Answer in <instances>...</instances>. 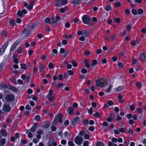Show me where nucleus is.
Listing matches in <instances>:
<instances>
[{
	"instance_id": "c9c22d12",
	"label": "nucleus",
	"mask_w": 146,
	"mask_h": 146,
	"mask_svg": "<svg viewBox=\"0 0 146 146\" xmlns=\"http://www.w3.org/2000/svg\"><path fill=\"white\" fill-rule=\"evenodd\" d=\"M5 143V140L4 139H3L0 141V146L1 145H3Z\"/></svg>"
},
{
	"instance_id": "0e129e2a",
	"label": "nucleus",
	"mask_w": 146,
	"mask_h": 146,
	"mask_svg": "<svg viewBox=\"0 0 146 146\" xmlns=\"http://www.w3.org/2000/svg\"><path fill=\"white\" fill-rule=\"evenodd\" d=\"M137 12L138 14L140 15L143 13V11L142 9H140L138 10Z\"/></svg>"
},
{
	"instance_id": "7ed1b4c3",
	"label": "nucleus",
	"mask_w": 146,
	"mask_h": 146,
	"mask_svg": "<svg viewBox=\"0 0 146 146\" xmlns=\"http://www.w3.org/2000/svg\"><path fill=\"white\" fill-rule=\"evenodd\" d=\"M53 92L50 89L49 90L48 94L46 96V98L50 101L52 102L54 98L53 96Z\"/></svg>"
},
{
	"instance_id": "bf43d9fd",
	"label": "nucleus",
	"mask_w": 146,
	"mask_h": 146,
	"mask_svg": "<svg viewBox=\"0 0 146 146\" xmlns=\"http://www.w3.org/2000/svg\"><path fill=\"white\" fill-rule=\"evenodd\" d=\"M88 112L89 113L91 114L93 112V108L91 107L90 109L88 110Z\"/></svg>"
},
{
	"instance_id": "680f3d73",
	"label": "nucleus",
	"mask_w": 146,
	"mask_h": 146,
	"mask_svg": "<svg viewBox=\"0 0 146 146\" xmlns=\"http://www.w3.org/2000/svg\"><path fill=\"white\" fill-rule=\"evenodd\" d=\"M17 83L18 84L22 85L23 84V82L21 79H18L17 80Z\"/></svg>"
},
{
	"instance_id": "13d9d810",
	"label": "nucleus",
	"mask_w": 146,
	"mask_h": 146,
	"mask_svg": "<svg viewBox=\"0 0 146 146\" xmlns=\"http://www.w3.org/2000/svg\"><path fill=\"white\" fill-rule=\"evenodd\" d=\"M117 141V139L116 138L113 137L111 139V141L113 143H116Z\"/></svg>"
},
{
	"instance_id": "a19ab883",
	"label": "nucleus",
	"mask_w": 146,
	"mask_h": 146,
	"mask_svg": "<svg viewBox=\"0 0 146 146\" xmlns=\"http://www.w3.org/2000/svg\"><path fill=\"white\" fill-rule=\"evenodd\" d=\"M108 105L109 106H111L113 105V102L111 100H109L107 102Z\"/></svg>"
},
{
	"instance_id": "6e6552de",
	"label": "nucleus",
	"mask_w": 146,
	"mask_h": 146,
	"mask_svg": "<svg viewBox=\"0 0 146 146\" xmlns=\"http://www.w3.org/2000/svg\"><path fill=\"white\" fill-rule=\"evenodd\" d=\"M60 18L58 16H56L55 17H54L52 19L50 23L51 24H56L58 23V22L59 21Z\"/></svg>"
},
{
	"instance_id": "f257e3e1",
	"label": "nucleus",
	"mask_w": 146,
	"mask_h": 146,
	"mask_svg": "<svg viewBox=\"0 0 146 146\" xmlns=\"http://www.w3.org/2000/svg\"><path fill=\"white\" fill-rule=\"evenodd\" d=\"M82 19L83 23L87 25H89L90 24L92 20L91 18L86 15L83 16Z\"/></svg>"
},
{
	"instance_id": "774afa93",
	"label": "nucleus",
	"mask_w": 146,
	"mask_h": 146,
	"mask_svg": "<svg viewBox=\"0 0 146 146\" xmlns=\"http://www.w3.org/2000/svg\"><path fill=\"white\" fill-rule=\"evenodd\" d=\"M89 143L88 141H85L83 143V146H89Z\"/></svg>"
},
{
	"instance_id": "473e14b6",
	"label": "nucleus",
	"mask_w": 146,
	"mask_h": 146,
	"mask_svg": "<svg viewBox=\"0 0 146 146\" xmlns=\"http://www.w3.org/2000/svg\"><path fill=\"white\" fill-rule=\"evenodd\" d=\"M111 141H110L108 143V146H117V145Z\"/></svg>"
},
{
	"instance_id": "338daca9",
	"label": "nucleus",
	"mask_w": 146,
	"mask_h": 146,
	"mask_svg": "<svg viewBox=\"0 0 146 146\" xmlns=\"http://www.w3.org/2000/svg\"><path fill=\"white\" fill-rule=\"evenodd\" d=\"M43 133V131L42 130H39L36 132V133L38 134L41 135Z\"/></svg>"
},
{
	"instance_id": "e433bc0d",
	"label": "nucleus",
	"mask_w": 146,
	"mask_h": 146,
	"mask_svg": "<svg viewBox=\"0 0 146 146\" xmlns=\"http://www.w3.org/2000/svg\"><path fill=\"white\" fill-rule=\"evenodd\" d=\"M131 44L133 46H135L137 45V41L135 40H133L131 42Z\"/></svg>"
},
{
	"instance_id": "5701e85b",
	"label": "nucleus",
	"mask_w": 146,
	"mask_h": 146,
	"mask_svg": "<svg viewBox=\"0 0 146 146\" xmlns=\"http://www.w3.org/2000/svg\"><path fill=\"white\" fill-rule=\"evenodd\" d=\"M26 133L27 134L28 137L29 138H31L32 137L33 134L29 130H26Z\"/></svg>"
},
{
	"instance_id": "37998d69",
	"label": "nucleus",
	"mask_w": 146,
	"mask_h": 146,
	"mask_svg": "<svg viewBox=\"0 0 146 146\" xmlns=\"http://www.w3.org/2000/svg\"><path fill=\"white\" fill-rule=\"evenodd\" d=\"M48 67H49V69H52L54 67V65L52 63L50 62L49 64Z\"/></svg>"
},
{
	"instance_id": "09e8293b",
	"label": "nucleus",
	"mask_w": 146,
	"mask_h": 146,
	"mask_svg": "<svg viewBox=\"0 0 146 146\" xmlns=\"http://www.w3.org/2000/svg\"><path fill=\"white\" fill-rule=\"evenodd\" d=\"M32 141L33 143H36L39 142V139H37L36 138H35L33 139Z\"/></svg>"
},
{
	"instance_id": "20e7f679",
	"label": "nucleus",
	"mask_w": 146,
	"mask_h": 146,
	"mask_svg": "<svg viewBox=\"0 0 146 146\" xmlns=\"http://www.w3.org/2000/svg\"><path fill=\"white\" fill-rule=\"evenodd\" d=\"M68 1L67 0H56L55 4L58 7L64 6L66 4Z\"/></svg>"
},
{
	"instance_id": "9d476101",
	"label": "nucleus",
	"mask_w": 146,
	"mask_h": 146,
	"mask_svg": "<svg viewBox=\"0 0 146 146\" xmlns=\"http://www.w3.org/2000/svg\"><path fill=\"white\" fill-rule=\"evenodd\" d=\"M15 99V97L12 95H8L6 96V100L8 102L13 101Z\"/></svg>"
},
{
	"instance_id": "ea45409f",
	"label": "nucleus",
	"mask_w": 146,
	"mask_h": 146,
	"mask_svg": "<svg viewBox=\"0 0 146 146\" xmlns=\"http://www.w3.org/2000/svg\"><path fill=\"white\" fill-rule=\"evenodd\" d=\"M111 9V7L110 6H106L105 7V9L107 11H110Z\"/></svg>"
},
{
	"instance_id": "1a4fd4ad",
	"label": "nucleus",
	"mask_w": 146,
	"mask_h": 146,
	"mask_svg": "<svg viewBox=\"0 0 146 146\" xmlns=\"http://www.w3.org/2000/svg\"><path fill=\"white\" fill-rule=\"evenodd\" d=\"M83 140L81 137H76L74 139V142L75 143L78 145H81Z\"/></svg>"
},
{
	"instance_id": "052dcab7",
	"label": "nucleus",
	"mask_w": 146,
	"mask_h": 146,
	"mask_svg": "<svg viewBox=\"0 0 146 146\" xmlns=\"http://www.w3.org/2000/svg\"><path fill=\"white\" fill-rule=\"evenodd\" d=\"M113 132L115 134H119L120 133L119 131L116 129H114L113 130Z\"/></svg>"
},
{
	"instance_id": "6e6d98bb",
	"label": "nucleus",
	"mask_w": 146,
	"mask_h": 146,
	"mask_svg": "<svg viewBox=\"0 0 146 146\" xmlns=\"http://www.w3.org/2000/svg\"><path fill=\"white\" fill-rule=\"evenodd\" d=\"M69 52V50H68L65 52L64 54V56L63 57V59L65 58L68 55Z\"/></svg>"
},
{
	"instance_id": "423d86ee",
	"label": "nucleus",
	"mask_w": 146,
	"mask_h": 146,
	"mask_svg": "<svg viewBox=\"0 0 146 146\" xmlns=\"http://www.w3.org/2000/svg\"><path fill=\"white\" fill-rule=\"evenodd\" d=\"M55 138L53 137L51 139L48 141L47 145L48 146H56L57 143L56 142H54Z\"/></svg>"
},
{
	"instance_id": "49530a36",
	"label": "nucleus",
	"mask_w": 146,
	"mask_h": 146,
	"mask_svg": "<svg viewBox=\"0 0 146 146\" xmlns=\"http://www.w3.org/2000/svg\"><path fill=\"white\" fill-rule=\"evenodd\" d=\"M137 112L139 114H141L142 112V111L141 108H137Z\"/></svg>"
},
{
	"instance_id": "0eeeda50",
	"label": "nucleus",
	"mask_w": 146,
	"mask_h": 146,
	"mask_svg": "<svg viewBox=\"0 0 146 146\" xmlns=\"http://www.w3.org/2000/svg\"><path fill=\"white\" fill-rule=\"evenodd\" d=\"M27 13V10L25 9H23L22 11H18L17 13V14L18 16L22 17Z\"/></svg>"
},
{
	"instance_id": "69168bd1",
	"label": "nucleus",
	"mask_w": 146,
	"mask_h": 146,
	"mask_svg": "<svg viewBox=\"0 0 146 146\" xmlns=\"http://www.w3.org/2000/svg\"><path fill=\"white\" fill-rule=\"evenodd\" d=\"M81 72L82 73L85 74L87 72V70L86 68H83L81 70Z\"/></svg>"
},
{
	"instance_id": "bb28decb",
	"label": "nucleus",
	"mask_w": 146,
	"mask_h": 146,
	"mask_svg": "<svg viewBox=\"0 0 146 146\" xmlns=\"http://www.w3.org/2000/svg\"><path fill=\"white\" fill-rule=\"evenodd\" d=\"M64 135L66 138L68 139L70 137L71 134L68 132L66 131L64 133Z\"/></svg>"
},
{
	"instance_id": "2f4dec72",
	"label": "nucleus",
	"mask_w": 146,
	"mask_h": 146,
	"mask_svg": "<svg viewBox=\"0 0 146 146\" xmlns=\"http://www.w3.org/2000/svg\"><path fill=\"white\" fill-rule=\"evenodd\" d=\"M34 119L37 121H39L40 120V117L38 115H37L35 116Z\"/></svg>"
},
{
	"instance_id": "a211bd4d",
	"label": "nucleus",
	"mask_w": 146,
	"mask_h": 146,
	"mask_svg": "<svg viewBox=\"0 0 146 146\" xmlns=\"http://www.w3.org/2000/svg\"><path fill=\"white\" fill-rule=\"evenodd\" d=\"M37 128V127L36 125H35L33 127L31 128L30 129L27 130L30 131V132H31L32 133H34L36 130Z\"/></svg>"
},
{
	"instance_id": "f03ea898",
	"label": "nucleus",
	"mask_w": 146,
	"mask_h": 146,
	"mask_svg": "<svg viewBox=\"0 0 146 146\" xmlns=\"http://www.w3.org/2000/svg\"><path fill=\"white\" fill-rule=\"evenodd\" d=\"M106 81L103 78L100 79V80H97L96 81V85L98 87H103L105 86V83Z\"/></svg>"
},
{
	"instance_id": "aec40b11",
	"label": "nucleus",
	"mask_w": 146,
	"mask_h": 146,
	"mask_svg": "<svg viewBox=\"0 0 146 146\" xmlns=\"http://www.w3.org/2000/svg\"><path fill=\"white\" fill-rule=\"evenodd\" d=\"M80 2V0H73L71 1V3L74 5H79Z\"/></svg>"
},
{
	"instance_id": "3c124183",
	"label": "nucleus",
	"mask_w": 146,
	"mask_h": 146,
	"mask_svg": "<svg viewBox=\"0 0 146 146\" xmlns=\"http://www.w3.org/2000/svg\"><path fill=\"white\" fill-rule=\"evenodd\" d=\"M132 62L133 64H139V62L137 60L135 59H133L132 60Z\"/></svg>"
},
{
	"instance_id": "ddd939ff",
	"label": "nucleus",
	"mask_w": 146,
	"mask_h": 146,
	"mask_svg": "<svg viewBox=\"0 0 146 146\" xmlns=\"http://www.w3.org/2000/svg\"><path fill=\"white\" fill-rule=\"evenodd\" d=\"M79 121V118L78 117H76L71 122L73 125H76Z\"/></svg>"
},
{
	"instance_id": "603ef678",
	"label": "nucleus",
	"mask_w": 146,
	"mask_h": 146,
	"mask_svg": "<svg viewBox=\"0 0 146 146\" xmlns=\"http://www.w3.org/2000/svg\"><path fill=\"white\" fill-rule=\"evenodd\" d=\"M68 144L69 146H75V145L73 143L70 141L68 142Z\"/></svg>"
},
{
	"instance_id": "864d4df0",
	"label": "nucleus",
	"mask_w": 146,
	"mask_h": 146,
	"mask_svg": "<svg viewBox=\"0 0 146 146\" xmlns=\"http://www.w3.org/2000/svg\"><path fill=\"white\" fill-rule=\"evenodd\" d=\"M21 68L23 70L26 69V65L25 64H22L21 65Z\"/></svg>"
},
{
	"instance_id": "c756f323",
	"label": "nucleus",
	"mask_w": 146,
	"mask_h": 146,
	"mask_svg": "<svg viewBox=\"0 0 146 146\" xmlns=\"http://www.w3.org/2000/svg\"><path fill=\"white\" fill-rule=\"evenodd\" d=\"M23 50V48L21 46H19L17 49V52L19 54L21 53L22 52Z\"/></svg>"
},
{
	"instance_id": "393cba45",
	"label": "nucleus",
	"mask_w": 146,
	"mask_h": 146,
	"mask_svg": "<svg viewBox=\"0 0 146 146\" xmlns=\"http://www.w3.org/2000/svg\"><path fill=\"white\" fill-rule=\"evenodd\" d=\"M96 146H105L104 143L101 141H98L96 144Z\"/></svg>"
},
{
	"instance_id": "4468645a",
	"label": "nucleus",
	"mask_w": 146,
	"mask_h": 146,
	"mask_svg": "<svg viewBox=\"0 0 146 146\" xmlns=\"http://www.w3.org/2000/svg\"><path fill=\"white\" fill-rule=\"evenodd\" d=\"M62 114H57L55 117L57 121H58L59 123H61L62 121Z\"/></svg>"
},
{
	"instance_id": "a878e982",
	"label": "nucleus",
	"mask_w": 146,
	"mask_h": 146,
	"mask_svg": "<svg viewBox=\"0 0 146 146\" xmlns=\"http://www.w3.org/2000/svg\"><path fill=\"white\" fill-rule=\"evenodd\" d=\"M123 96H122L120 94L118 96V98L119 100V102L120 103H122L124 102V100L122 99Z\"/></svg>"
},
{
	"instance_id": "79ce46f5",
	"label": "nucleus",
	"mask_w": 146,
	"mask_h": 146,
	"mask_svg": "<svg viewBox=\"0 0 146 146\" xmlns=\"http://www.w3.org/2000/svg\"><path fill=\"white\" fill-rule=\"evenodd\" d=\"M72 61L73 66L74 67H76L77 65V63L75 62V60H72Z\"/></svg>"
},
{
	"instance_id": "9b49d317",
	"label": "nucleus",
	"mask_w": 146,
	"mask_h": 146,
	"mask_svg": "<svg viewBox=\"0 0 146 146\" xmlns=\"http://www.w3.org/2000/svg\"><path fill=\"white\" fill-rule=\"evenodd\" d=\"M33 1H31L30 2V5L29 6L28 5V3L26 2H25L24 5L26 8L30 10H31L33 8Z\"/></svg>"
},
{
	"instance_id": "6ab92c4d",
	"label": "nucleus",
	"mask_w": 146,
	"mask_h": 146,
	"mask_svg": "<svg viewBox=\"0 0 146 146\" xmlns=\"http://www.w3.org/2000/svg\"><path fill=\"white\" fill-rule=\"evenodd\" d=\"M74 109L72 107H69L68 108L67 111L69 114H72L73 113Z\"/></svg>"
},
{
	"instance_id": "c85d7f7f",
	"label": "nucleus",
	"mask_w": 146,
	"mask_h": 146,
	"mask_svg": "<svg viewBox=\"0 0 146 146\" xmlns=\"http://www.w3.org/2000/svg\"><path fill=\"white\" fill-rule=\"evenodd\" d=\"M9 25L11 26H13L15 24V20L13 19H11L9 21Z\"/></svg>"
},
{
	"instance_id": "72a5a7b5",
	"label": "nucleus",
	"mask_w": 146,
	"mask_h": 146,
	"mask_svg": "<svg viewBox=\"0 0 146 146\" xmlns=\"http://www.w3.org/2000/svg\"><path fill=\"white\" fill-rule=\"evenodd\" d=\"M97 63V61L96 60H93L92 62V63L91 64V66L93 67L95 66Z\"/></svg>"
},
{
	"instance_id": "e2e57ef3",
	"label": "nucleus",
	"mask_w": 146,
	"mask_h": 146,
	"mask_svg": "<svg viewBox=\"0 0 146 146\" xmlns=\"http://www.w3.org/2000/svg\"><path fill=\"white\" fill-rule=\"evenodd\" d=\"M83 123L84 125H87L89 124L88 121L87 119H84L83 120Z\"/></svg>"
},
{
	"instance_id": "4c0bfd02",
	"label": "nucleus",
	"mask_w": 146,
	"mask_h": 146,
	"mask_svg": "<svg viewBox=\"0 0 146 146\" xmlns=\"http://www.w3.org/2000/svg\"><path fill=\"white\" fill-rule=\"evenodd\" d=\"M129 108L131 110L133 111L135 109V106L133 104H132L130 106Z\"/></svg>"
},
{
	"instance_id": "b1692460",
	"label": "nucleus",
	"mask_w": 146,
	"mask_h": 146,
	"mask_svg": "<svg viewBox=\"0 0 146 146\" xmlns=\"http://www.w3.org/2000/svg\"><path fill=\"white\" fill-rule=\"evenodd\" d=\"M50 125L48 121H46L44 123L42 127L45 128H47L49 127Z\"/></svg>"
},
{
	"instance_id": "f3484780",
	"label": "nucleus",
	"mask_w": 146,
	"mask_h": 146,
	"mask_svg": "<svg viewBox=\"0 0 146 146\" xmlns=\"http://www.w3.org/2000/svg\"><path fill=\"white\" fill-rule=\"evenodd\" d=\"M139 57L141 61H145L146 59V54L145 53L141 54Z\"/></svg>"
},
{
	"instance_id": "2eb2a0df",
	"label": "nucleus",
	"mask_w": 146,
	"mask_h": 146,
	"mask_svg": "<svg viewBox=\"0 0 146 146\" xmlns=\"http://www.w3.org/2000/svg\"><path fill=\"white\" fill-rule=\"evenodd\" d=\"M37 28V26L36 24L31 25H30L28 29H30L31 32L34 31Z\"/></svg>"
},
{
	"instance_id": "f704fd0d",
	"label": "nucleus",
	"mask_w": 146,
	"mask_h": 146,
	"mask_svg": "<svg viewBox=\"0 0 146 146\" xmlns=\"http://www.w3.org/2000/svg\"><path fill=\"white\" fill-rule=\"evenodd\" d=\"M65 38L68 39L72 37L71 35L70 34H66L64 35Z\"/></svg>"
},
{
	"instance_id": "f8f14e48",
	"label": "nucleus",
	"mask_w": 146,
	"mask_h": 146,
	"mask_svg": "<svg viewBox=\"0 0 146 146\" xmlns=\"http://www.w3.org/2000/svg\"><path fill=\"white\" fill-rule=\"evenodd\" d=\"M3 110L8 112L11 110V107L9 105L4 104L3 106Z\"/></svg>"
},
{
	"instance_id": "8fccbe9b",
	"label": "nucleus",
	"mask_w": 146,
	"mask_h": 146,
	"mask_svg": "<svg viewBox=\"0 0 146 146\" xmlns=\"http://www.w3.org/2000/svg\"><path fill=\"white\" fill-rule=\"evenodd\" d=\"M6 34V32L5 30H3L1 31V35L2 36H5Z\"/></svg>"
},
{
	"instance_id": "dca6fc26",
	"label": "nucleus",
	"mask_w": 146,
	"mask_h": 146,
	"mask_svg": "<svg viewBox=\"0 0 146 146\" xmlns=\"http://www.w3.org/2000/svg\"><path fill=\"white\" fill-rule=\"evenodd\" d=\"M39 70L41 72H43L44 70L45 66L42 64H39L38 66Z\"/></svg>"
},
{
	"instance_id": "39448f33",
	"label": "nucleus",
	"mask_w": 146,
	"mask_h": 146,
	"mask_svg": "<svg viewBox=\"0 0 146 146\" xmlns=\"http://www.w3.org/2000/svg\"><path fill=\"white\" fill-rule=\"evenodd\" d=\"M31 33L30 29H25L22 32V35L24 37H28Z\"/></svg>"
},
{
	"instance_id": "de8ad7c7",
	"label": "nucleus",
	"mask_w": 146,
	"mask_h": 146,
	"mask_svg": "<svg viewBox=\"0 0 146 146\" xmlns=\"http://www.w3.org/2000/svg\"><path fill=\"white\" fill-rule=\"evenodd\" d=\"M94 115L96 117H98L100 116V114L97 111L94 114Z\"/></svg>"
},
{
	"instance_id": "5fc2aeb1",
	"label": "nucleus",
	"mask_w": 146,
	"mask_h": 146,
	"mask_svg": "<svg viewBox=\"0 0 146 146\" xmlns=\"http://www.w3.org/2000/svg\"><path fill=\"white\" fill-rule=\"evenodd\" d=\"M66 7H65L64 8H62L60 9V12L61 13H64L66 10Z\"/></svg>"
},
{
	"instance_id": "c03bdc74",
	"label": "nucleus",
	"mask_w": 146,
	"mask_h": 146,
	"mask_svg": "<svg viewBox=\"0 0 146 146\" xmlns=\"http://www.w3.org/2000/svg\"><path fill=\"white\" fill-rule=\"evenodd\" d=\"M45 22L46 23H50V19L49 18H46L44 20Z\"/></svg>"
},
{
	"instance_id": "cd10ccee",
	"label": "nucleus",
	"mask_w": 146,
	"mask_h": 146,
	"mask_svg": "<svg viewBox=\"0 0 146 146\" xmlns=\"http://www.w3.org/2000/svg\"><path fill=\"white\" fill-rule=\"evenodd\" d=\"M124 89V87L123 86H120L117 88L116 90L119 91L123 90Z\"/></svg>"
},
{
	"instance_id": "a18cd8bd",
	"label": "nucleus",
	"mask_w": 146,
	"mask_h": 146,
	"mask_svg": "<svg viewBox=\"0 0 146 146\" xmlns=\"http://www.w3.org/2000/svg\"><path fill=\"white\" fill-rule=\"evenodd\" d=\"M112 87L113 86L112 85H110L108 89L106 90V91L108 93L109 92L111 91Z\"/></svg>"
},
{
	"instance_id": "7c9ffc66",
	"label": "nucleus",
	"mask_w": 146,
	"mask_h": 146,
	"mask_svg": "<svg viewBox=\"0 0 146 146\" xmlns=\"http://www.w3.org/2000/svg\"><path fill=\"white\" fill-rule=\"evenodd\" d=\"M83 35H84V36L85 37H87L88 36V35L89 34V32L86 31L84 30H83Z\"/></svg>"
},
{
	"instance_id": "4d7b16f0",
	"label": "nucleus",
	"mask_w": 146,
	"mask_h": 146,
	"mask_svg": "<svg viewBox=\"0 0 146 146\" xmlns=\"http://www.w3.org/2000/svg\"><path fill=\"white\" fill-rule=\"evenodd\" d=\"M8 44V42H7L5 43L4 45L1 48H2V49H4L5 50L7 47Z\"/></svg>"
},
{
	"instance_id": "4be33fe9",
	"label": "nucleus",
	"mask_w": 146,
	"mask_h": 146,
	"mask_svg": "<svg viewBox=\"0 0 146 146\" xmlns=\"http://www.w3.org/2000/svg\"><path fill=\"white\" fill-rule=\"evenodd\" d=\"M19 43V42L18 41H17L15 42L11 46V48L10 49V50H13L15 49V47Z\"/></svg>"
},
{
	"instance_id": "58836bf2",
	"label": "nucleus",
	"mask_w": 146,
	"mask_h": 146,
	"mask_svg": "<svg viewBox=\"0 0 146 146\" xmlns=\"http://www.w3.org/2000/svg\"><path fill=\"white\" fill-rule=\"evenodd\" d=\"M136 86L138 88H140L142 86V84L140 82H137L136 84Z\"/></svg>"
},
{
	"instance_id": "412c9836",
	"label": "nucleus",
	"mask_w": 146,
	"mask_h": 146,
	"mask_svg": "<svg viewBox=\"0 0 146 146\" xmlns=\"http://www.w3.org/2000/svg\"><path fill=\"white\" fill-rule=\"evenodd\" d=\"M0 133L1 135H2L3 137H5L7 135V133L6 131L3 129H2L1 130Z\"/></svg>"
}]
</instances>
